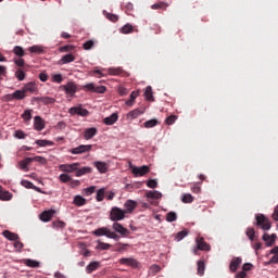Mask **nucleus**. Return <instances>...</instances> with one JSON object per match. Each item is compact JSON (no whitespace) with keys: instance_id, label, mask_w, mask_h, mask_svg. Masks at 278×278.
Instances as JSON below:
<instances>
[{"instance_id":"obj_1","label":"nucleus","mask_w":278,"mask_h":278,"mask_svg":"<svg viewBox=\"0 0 278 278\" xmlns=\"http://www.w3.org/2000/svg\"><path fill=\"white\" fill-rule=\"evenodd\" d=\"M93 236H97V238H101V236H105L106 238H110L111 240H119V236L114 232L111 231L110 228L108 227H101V228H97L96 230H93Z\"/></svg>"},{"instance_id":"obj_2","label":"nucleus","mask_w":278,"mask_h":278,"mask_svg":"<svg viewBox=\"0 0 278 278\" xmlns=\"http://www.w3.org/2000/svg\"><path fill=\"white\" fill-rule=\"evenodd\" d=\"M125 214H126L125 210L118 206H114L110 211V220H112L113 223H118V220H124Z\"/></svg>"},{"instance_id":"obj_3","label":"nucleus","mask_w":278,"mask_h":278,"mask_svg":"<svg viewBox=\"0 0 278 278\" xmlns=\"http://www.w3.org/2000/svg\"><path fill=\"white\" fill-rule=\"evenodd\" d=\"M85 92H96L97 94H105L108 88L105 86H97L94 83H89L83 86Z\"/></svg>"},{"instance_id":"obj_4","label":"nucleus","mask_w":278,"mask_h":278,"mask_svg":"<svg viewBox=\"0 0 278 278\" xmlns=\"http://www.w3.org/2000/svg\"><path fill=\"white\" fill-rule=\"evenodd\" d=\"M195 244L197 247L193 249L194 255H197L199 251H211L212 249L210 243L205 242V239L203 237H198L195 239Z\"/></svg>"},{"instance_id":"obj_5","label":"nucleus","mask_w":278,"mask_h":278,"mask_svg":"<svg viewBox=\"0 0 278 278\" xmlns=\"http://www.w3.org/2000/svg\"><path fill=\"white\" fill-rule=\"evenodd\" d=\"M112 229L115 231V233H119L122 238H127L130 233L129 229L125 228L123 224L118 222L113 223Z\"/></svg>"},{"instance_id":"obj_6","label":"nucleus","mask_w":278,"mask_h":278,"mask_svg":"<svg viewBox=\"0 0 278 278\" xmlns=\"http://www.w3.org/2000/svg\"><path fill=\"white\" fill-rule=\"evenodd\" d=\"M256 225L262 227L264 231H268L273 225L268 222V218L264 215H256Z\"/></svg>"},{"instance_id":"obj_7","label":"nucleus","mask_w":278,"mask_h":278,"mask_svg":"<svg viewBox=\"0 0 278 278\" xmlns=\"http://www.w3.org/2000/svg\"><path fill=\"white\" fill-rule=\"evenodd\" d=\"M89 151H92V144H80L70 150V153L73 155H81V153H89Z\"/></svg>"},{"instance_id":"obj_8","label":"nucleus","mask_w":278,"mask_h":278,"mask_svg":"<svg viewBox=\"0 0 278 278\" xmlns=\"http://www.w3.org/2000/svg\"><path fill=\"white\" fill-rule=\"evenodd\" d=\"M62 89L70 97H75V93L77 92V85L75 83H73V81H70L66 85H63Z\"/></svg>"},{"instance_id":"obj_9","label":"nucleus","mask_w":278,"mask_h":278,"mask_svg":"<svg viewBox=\"0 0 278 278\" xmlns=\"http://www.w3.org/2000/svg\"><path fill=\"white\" fill-rule=\"evenodd\" d=\"M262 240H264V242H266V247H274L275 242H277V233H264L262 237Z\"/></svg>"},{"instance_id":"obj_10","label":"nucleus","mask_w":278,"mask_h":278,"mask_svg":"<svg viewBox=\"0 0 278 278\" xmlns=\"http://www.w3.org/2000/svg\"><path fill=\"white\" fill-rule=\"evenodd\" d=\"M150 170L151 169L147 165H143L141 167H134L132 175H135L136 177H144V175H147Z\"/></svg>"},{"instance_id":"obj_11","label":"nucleus","mask_w":278,"mask_h":278,"mask_svg":"<svg viewBox=\"0 0 278 278\" xmlns=\"http://www.w3.org/2000/svg\"><path fill=\"white\" fill-rule=\"evenodd\" d=\"M70 114H72V116H75V114H77L78 116H88L90 112L81 106H73L70 109Z\"/></svg>"},{"instance_id":"obj_12","label":"nucleus","mask_w":278,"mask_h":278,"mask_svg":"<svg viewBox=\"0 0 278 278\" xmlns=\"http://www.w3.org/2000/svg\"><path fill=\"white\" fill-rule=\"evenodd\" d=\"M124 212H126V214H131V212H134V210H136V207H138V202L134 201V200H127L124 204Z\"/></svg>"},{"instance_id":"obj_13","label":"nucleus","mask_w":278,"mask_h":278,"mask_svg":"<svg viewBox=\"0 0 278 278\" xmlns=\"http://www.w3.org/2000/svg\"><path fill=\"white\" fill-rule=\"evenodd\" d=\"M77 168H79V163L61 165V170H63V173H75L77 172Z\"/></svg>"},{"instance_id":"obj_14","label":"nucleus","mask_w":278,"mask_h":278,"mask_svg":"<svg viewBox=\"0 0 278 278\" xmlns=\"http://www.w3.org/2000/svg\"><path fill=\"white\" fill-rule=\"evenodd\" d=\"M119 264L124 266H131V268H138V261L136 258H121Z\"/></svg>"},{"instance_id":"obj_15","label":"nucleus","mask_w":278,"mask_h":278,"mask_svg":"<svg viewBox=\"0 0 278 278\" xmlns=\"http://www.w3.org/2000/svg\"><path fill=\"white\" fill-rule=\"evenodd\" d=\"M241 264L242 257H233L230 262L229 269L231 270V273H236Z\"/></svg>"},{"instance_id":"obj_16","label":"nucleus","mask_w":278,"mask_h":278,"mask_svg":"<svg viewBox=\"0 0 278 278\" xmlns=\"http://www.w3.org/2000/svg\"><path fill=\"white\" fill-rule=\"evenodd\" d=\"M22 90H24V93L27 94L29 92L30 94H34V92L38 91V86H36V83H27Z\"/></svg>"},{"instance_id":"obj_17","label":"nucleus","mask_w":278,"mask_h":278,"mask_svg":"<svg viewBox=\"0 0 278 278\" xmlns=\"http://www.w3.org/2000/svg\"><path fill=\"white\" fill-rule=\"evenodd\" d=\"M54 214H55V211L53 210L45 211L40 214V220H42V223H49V220L53 218Z\"/></svg>"},{"instance_id":"obj_18","label":"nucleus","mask_w":278,"mask_h":278,"mask_svg":"<svg viewBox=\"0 0 278 278\" xmlns=\"http://www.w3.org/2000/svg\"><path fill=\"white\" fill-rule=\"evenodd\" d=\"M93 166H96L97 170H99L102 175L108 173V163L105 162L96 161Z\"/></svg>"},{"instance_id":"obj_19","label":"nucleus","mask_w":278,"mask_h":278,"mask_svg":"<svg viewBox=\"0 0 278 278\" xmlns=\"http://www.w3.org/2000/svg\"><path fill=\"white\" fill-rule=\"evenodd\" d=\"M34 128L36 131H42V129H45V121H42L40 116H35Z\"/></svg>"},{"instance_id":"obj_20","label":"nucleus","mask_w":278,"mask_h":278,"mask_svg":"<svg viewBox=\"0 0 278 278\" xmlns=\"http://www.w3.org/2000/svg\"><path fill=\"white\" fill-rule=\"evenodd\" d=\"M12 193L10 191L4 190L3 187L0 186V201H11Z\"/></svg>"},{"instance_id":"obj_21","label":"nucleus","mask_w":278,"mask_h":278,"mask_svg":"<svg viewBox=\"0 0 278 278\" xmlns=\"http://www.w3.org/2000/svg\"><path fill=\"white\" fill-rule=\"evenodd\" d=\"M97 136V128H87L84 132L85 140H92Z\"/></svg>"},{"instance_id":"obj_22","label":"nucleus","mask_w":278,"mask_h":278,"mask_svg":"<svg viewBox=\"0 0 278 278\" xmlns=\"http://www.w3.org/2000/svg\"><path fill=\"white\" fill-rule=\"evenodd\" d=\"M99 266H101V263H99L97 261L96 262H91L89 265H87L86 273L88 275H90V274L94 273V270H98Z\"/></svg>"},{"instance_id":"obj_23","label":"nucleus","mask_w":278,"mask_h":278,"mask_svg":"<svg viewBox=\"0 0 278 278\" xmlns=\"http://www.w3.org/2000/svg\"><path fill=\"white\" fill-rule=\"evenodd\" d=\"M118 121V113H113L103 119L104 125H114Z\"/></svg>"},{"instance_id":"obj_24","label":"nucleus","mask_w":278,"mask_h":278,"mask_svg":"<svg viewBox=\"0 0 278 278\" xmlns=\"http://www.w3.org/2000/svg\"><path fill=\"white\" fill-rule=\"evenodd\" d=\"M2 236H4V238H7V240H11L13 242L18 240V235H16V233H14V232H12L10 230H4L2 232Z\"/></svg>"},{"instance_id":"obj_25","label":"nucleus","mask_w":278,"mask_h":278,"mask_svg":"<svg viewBox=\"0 0 278 278\" xmlns=\"http://www.w3.org/2000/svg\"><path fill=\"white\" fill-rule=\"evenodd\" d=\"M89 173H92L91 167H81L76 169V177H83V175H89Z\"/></svg>"},{"instance_id":"obj_26","label":"nucleus","mask_w":278,"mask_h":278,"mask_svg":"<svg viewBox=\"0 0 278 278\" xmlns=\"http://www.w3.org/2000/svg\"><path fill=\"white\" fill-rule=\"evenodd\" d=\"M35 144H37L38 147H53V144L55 143L51 140L38 139L35 141Z\"/></svg>"},{"instance_id":"obj_27","label":"nucleus","mask_w":278,"mask_h":278,"mask_svg":"<svg viewBox=\"0 0 278 278\" xmlns=\"http://www.w3.org/2000/svg\"><path fill=\"white\" fill-rule=\"evenodd\" d=\"M71 62H75V55L73 54H65L60 60V64H71Z\"/></svg>"},{"instance_id":"obj_28","label":"nucleus","mask_w":278,"mask_h":278,"mask_svg":"<svg viewBox=\"0 0 278 278\" xmlns=\"http://www.w3.org/2000/svg\"><path fill=\"white\" fill-rule=\"evenodd\" d=\"M25 97H27V94L25 93L24 89L15 90L13 92V99H15L16 101H23V99H25Z\"/></svg>"},{"instance_id":"obj_29","label":"nucleus","mask_w":278,"mask_h":278,"mask_svg":"<svg viewBox=\"0 0 278 278\" xmlns=\"http://www.w3.org/2000/svg\"><path fill=\"white\" fill-rule=\"evenodd\" d=\"M147 199L160 200L162 199V192L160 191H148L146 193Z\"/></svg>"},{"instance_id":"obj_30","label":"nucleus","mask_w":278,"mask_h":278,"mask_svg":"<svg viewBox=\"0 0 278 278\" xmlns=\"http://www.w3.org/2000/svg\"><path fill=\"white\" fill-rule=\"evenodd\" d=\"M74 205H77V207H81L83 205H86V198L81 195H75L74 197Z\"/></svg>"},{"instance_id":"obj_31","label":"nucleus","mask_w":278,"mask_h":278,"mask_svg":"<svg viewBox=\"0 0 278 278\" xmlns=\"http://www.w3.org/2000/svg\"><path fill=\"white\" fill-rule=\"evenodd\" d=\"M144 97L147 101H155V98H153V88L151 86L146 87Z\"/></svg>"},{"instance_id":"obj_32","label":"nucleus","mask_w":278,"mask_h":278,"mask_svg":"<svg viewBox=\"0 0 278 278\" xmlns=\"http://www.w3.org/2000/svg\"><path fill=\"white\" fill-rule=\"evenodd\" d=\"M25 266H28L29 268H39L40 263L37 261H34L31 258L24 260Z\"/></svg>"},{"instance_id":"obj_33","label":"nucleus","mask_w":278,"mask_h":278,"mask_svg":"<svg viewBox=\"0 0 278 278\" xmlns=\"http://www.w3.org/2000/svg\"><path fill=\"white\" fill-rule=\"evenodd\" d=\"M38 101H40V103H43V105H51L55 102V98L41 97V98H38Z\"/></svg>"},{"instance_id":"obj_34","label":"nucleus","mask_w":278,"mask_h":278,"mask_svg":"<svg viewBox=\"0 0 278 278\" xmlns=\"http://www.w3.org/2000/svg\"><path fill=\"white\" fill-rule=\"evenodd\" d=\"M140 92L139 91H132L130 93V99H128L126 101V105H134V101H136V99H138Z\"/></svg>"},{"instance_id":"obj_35","label":"nucleus","mask_w":278,"mask_h":278,"mask_svg":"<svg viewBox=\"0 0 278 278\" xmlns=\"http://www.w3.org/2000/svg\"><path fill=\"white\" fill-rule=\"evenodd\" d=\"M168 8V3L166 2H157L151 5L152 10H166Z\"/></svg>"},{"instance_id":"obj_36","label":"nucleus","mask_w":278,"mask_h":278,"mask_svg":"<svg viewBox=\"0 0 278 278\" xmlns=\"http://www.w3.org/2000/svg\"><path fill=\"white\" fill-rule=\"evenodd\" d=\"M198 275H200V277L205 275V262L203 261H198Z\"/></svg>"},{"instance_id":"obj_37","label":"nucleus","mask_w":278,"mask_h":278,"mask_svg":"<svg viewBox=\"0 0 278 278\" xmlns=\"http://www.w3.org/2000/svg\"><path fill=\"white\" fill-rule=\"evenodd\" d=\"M28 51L30 53H37L38 55H40V53L45 52V50L42 49L41 46H31V47L28 48Z\"/></svg>"},{"instance_id":"obj_38","label":"nucleus","mask_w":278,"mask_h":278,"mask_svg":"<svg viewBox=\"0 0 278 278\" xmlns=\"http://www.w3.org/2000/svg\"><path fill=\"white\" fill-rule=\"evenodd\" d=\"M143 125L147 129H151L153 127H156V125H160V122H157V119H149V121L144 122Z\"/></svg>"},{"instance_id":"obj_39","label":"nucleus","mask_w":278,"mask_h":278,"mask_svg":"<svg viewBox=\"0 0 278 278\" xmlns=\"http://www.w3.org/2000/svg\"><path fill=\"white\" fill-rule=\"evenodd\" d=\"M105 199V188H101L97 191L96 201L101 202Z\"/></svg>"},{"instance_id":"obj_40","label":"nucleus","mask_w":278,"mask_h":278,"mask_svg":"<svg viewBox=\"0 0 278 278\" xmlns=\"http://www.w3.org/2000/svg\"><path fill=\"white\" fill-rule=\"evenodd\" d=\"M124 10L126 14H128L129 16H134V3L127 2L124 7Z\"/></svg>"},{"instance_id":"obj_41","label":"nucleus","mask_w":278,"mask_h":278,"mask_svg":"<svg viewBox=\"0 0 278 278\" xmlns=\"http://www.w3.org/2000/svg\"><path fill=\"white\" fill-rule=\"evenodd\" d=\"M13 53H15L17 55V58L25 56V50H23V47H21V46H15L13 49Z\"/></svg>"},{"instance_id":"obj_42","label":"nucleus","mask_w":278,"mask_h":278,"mask_svg":"<svg viewBox=\"0 0 278 278\" xmlns=\"http://www.w3.org/2000/svg\"><path fill=\"white\" fill-rule=\"evenodd\" d=\"M123 73H125V71H123V68H121V67H116V68H114V67H111V68H109V75H123Z\"/></svg>"},{"instance_id":"obj_43","label":"nucleus","mask_w":278,"mask_h":278,"mask_svg":"<svg viewBox=\"0 0 278 278\" xmlns=\"http://www.w3.org/2000/svg\"><path fill=\"white\" fill-rule=\"evenodd\" d=\"M15 77H16V79H18V81H24L25 77H26V74L23 70L18 68L15 72Z\"/></svg>"},{"instance_id":"obj_44","label":"nucleus","mask_w":278,"mask_h":278,"mask_svg":"<svg viewBox=\"0 0 278 278\" xmlns=\"http://www.w3.org/2000/svg\"><path fill=\"white\" fill-rule=\"evenodd\" d=\"M127 247H129V244L118 242L115 244V251H117L118 253H123V251L127 250Z\"/></svg>"},{"instance_id":"obj_45","label":"nucleus","mask_w":278,"mask_h":278,"mask_svg":"<svg viewBox=\"0 0 278 278\" xmlns=\"http://www.w3.org/2000/svg\"><path fill=\"white\" fill-rule=\"evenodd\" d=\"M181 201L182 203H192L194 201V197L190 193H185L182 194Z\"/></svg>"},{"instance_id":"obj_46","label":"nucleus","mask_w":278,"mask_h":278,"mask_svg":"<svg viewBox=\"0 0 278 278\" xmlns=\"http://www.w3.org/2000/svg\"><path fill=\"white\" fill-rule=\"evenodd\" d=\"M52 227L54 229H64V227H66V223H64L63 220H54L52 223Z\"/></svg>"},{"instance_id":"obj_47","label":"nucleus","mask_w":278,"mask_h":278,"mask_svg":"<svg viewBox=\"0 0 278 278\" xmlns=\"http://www.w3.org/2000/svg\"><path fill=\"white\" fill-rule=\"evenodd\" d=\"M134 31V26L131 24H126L121 28L122 34H131Z\"/></svg>"},{"instance_id":"obj_48","label":"nucleus","mask_w":278,"mask_h":278,"mask_svg":"<svg viewBox=\"0 0 278 278\" xmlns=\"http://www.w3.org/2000/svg\"><path fill=\"white\" fill-rule=\"evenodd\" d=\"M166 220L167 223H175V220H177V213L175 212L167 213Z\"/></svg>"},{"instance_id":"obj_49","label":"nucleus","mask_w":278,"mask_h":278,"mask_svg":"<svg viewBox=\"0 0 278 278\" xmlns=\"http://www.w3.org/2000/svg\"><path fill=\"white\" fill-rule=\"evenodd\" d=\"M186 236H188V231L181 230L175 236V240H177V242H181V240H184V238H186Z\"/></svg>"},{"instance_id":"obj_50","label":"nucleus","mask_w":278,"mask_h":278,"mask_svg":"<svg viewBox=\"0 0 278 278\" xmlns=\"http://www.w3.org/2000/svg\"><path fill=\"white\" fill-rule=\"evenodd\" d=\"M94 48V40H88L83 45V49H85V51H90V49Z\"/></svg>"},{"instance_id":"obj_51","label":"nucleus","mask_w":278,"mask_h":278,"mask_svg":"<svg viewBox=\"0 0 278 278\" xmlns=\"http://www.w3.org/2000/svg\"><path fill=\"white\" fill-rule=\"evenodd\" d=\"M245 235L248 236L249 240H251V242H253V240H255V229L248 228L245 231Z\"/></svg>"},{"instance_id":"obj_52","label":"nucleus","mask_w":278,"mask_h":278,"mask_svg":"<svg viewBox=\"0 0 278 278\" xmlns=\"http://www.w3.org/2000/svg\"><path fill=\"white\" fill-rule=\"evenodd\" d=\"M97 249H100L101 251H109V249H112V245L105 242H98Z\"/></svg>"},{"instance_id":"obj_53","label":"nucleus","mask_w":278,"mask_h":278,"mask_svg":"<svg viewBox=\"0 0 278 278\" xmlns=\"http://www.w3.org/2000/svg\"><path fill=\"white\" fill-rule=\"evenodd\" d=\"M97 190V187L91 186L89 188L84 189L85 197H90L91 194H94V191Z\"/></svg>"},{"instance_id":"obj_54","label":"nucleus","mask_w":278,"mask_h":278,"mask_svg":"<svg viewBox=\"0 0 278 278\" xmlns=\"http://www.w3.org/2000/svg\"><path fill=\"white\" fill-rule=\"evenodd\" d=\"M140 114H143V112L140 111L139 109H136L134 111H130L128 113V116H130V118H138V116H140Z\"/></svg>"},{"instance_id":"obj_55","label":"nucleus","mask_w":278,"mask_h":278,"mask_svg":"<svg viewBox=\"0 0 278 278\" xmlns=\"http://www.w3.org/2000/svg\"><path fill=\"white\" fill-rule=\"evenodd\" d=\"M105 16L109 21H111V23H116L118 21V15L113 14V13H105Z\"/></svg>"},{"instance_id":"obj_56","label":"nucleus","mask_w":278,"mask_h":278,"mask_svg":"<svg viewBox=\"0 0 278 278\" xmlns=\"http://www.w3.org/2000/svg\"><path fill=\"white\" fill-rule=\"evenodd\" d=\"M52 81H54L55 84H62V81H64V78L62 77V74H54L52 76Z\"/></svg>"},{"instance_id":"obj_57","label":"nucleus","mask_w":278,"mask_h":278,"mask_svg":"<svg viewBox=\"0 0 278 278\" xmlns=\"http://www.w3.org/2000/svg\"><path fill=\"white\" fill-rule=\"evenodd\" d=\"M59 179L62 184H68V181H71V176H68V174H61Z\"/></svg>"},{"instance_id":"obj_58","label":"nucleus","mask_w":278,"mask_h":278,"mask_svg":"<svg viewBox=\"0 0 278 278\" xmlns=\"http://www.w3.org/2000/svg\"><path fill=\"white\" fill-rule=\"evenodd\" d=\"M14 136L18 139V140H25V138H27V135H25V131L23 130H16Z\"/></svg>"},{"instance_id":"obj_59","label":"nucleus","mask_w":278,"mask_h":278,"mask_svg":"<svg viewBox=\"0 0 278 278\" xmlns=\"http://www.w3.org/2000/svg\"><path fill=\"white\" fill-rule=\"evenodd\" d=\"M177 121V115H170L165 119V123L167 125H175V122Z\"/></svg>"},{"instance_id":"obj_60","label":"nucleus","mask_w":278,"mask_h":278,"mask_svg":"<svg viewBox=\"0 0 278 278\" xmlns=\"http://www.w3.org/2000/svg\"><path fill=\"white\" fill-rule=\"evenodd\" d=\"M33 162H38V164H47V160L43 156H34Z\"/></svg>"},{"instance_id":"obj_61","label":"nucleus","mask_w":278,"mask_h":278,"mask_svg":"<svg viewBox=\"0 0 278 278\" xmlns=\"http://www.w3.org/2000/svg\"><path fill=\"white\" fill-rule=\"evenodd\" d=\"M22 118L24 121H29L31 118V110L24 111V113L22 114Z\"/></svg>"},{"instance_id":"obj_62","label":"nucleus","mask_w":278,"mask_h":278,"mask_svg":"<svg viewBox=\"0 0 278 278\" xmlns=\"http://www.w3.org/2000/svg\"><path fill=\"white\" fill-rule=\"evenodd\" d=\"M147 186H148V188L155 189V188H157V180L150 179V180L147 181Z\"/></svg>"},{"instance_id":"obj_63","label":"nucleus","mask_w":278,"mask_h":278,"mask_svg":"<svg viewBox=\"0 0 278 278\" xmlns=\"http://www.w3.org/2000/svg\"><path fill=\"white\" fill-rule=\"evenodd\" d=\"M73 49H75V47L67 45V46H63L60 48L61 53H66L68 51H73Z\"/></svg>"},{"instance_id":"obj_64","label":"nucleus","mask_w":278,"mask_h":278,"mask_svg":"<svg viewBox=\"0 0 278 278\" xmlns=\"http://www.w3.org/2000/svg\"><path fill=\"white\" fill-rule=\"evenodd\" d=\"M253 269V264H251V263H245V264H243V266H242V270L244 271V273H249V270H252Z\"/></svg>"}]
</instances>
